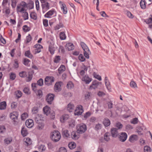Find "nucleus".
I'll use <instances>...</instances> for the list:
<instances>
[{
	"instance_id": "1",
	"label": "nucleus",
	"mask_w": 152,
	"mask_h": 152,
	"mask_svg": "<svg viewBox=\"0 0 152 152\" xmlns=\"http://www.w3.org/2000/svg\"><path fill=\"white\" fill-rule=\"evenodd\" d=\"M50 138L54 142L58 141L61 139V135L60 133L57 130H54L50 134Z\"/></svg>"
},
{
	"instance_id": "2",
	"label": "nucleus",
	"mask_w": 152,
	"mask_h": 152,
	"mask_svg": "<svg viewBox=\"0 0 152 152\" xmlns=\"http://www.w3.org/2000/svg\"><path fill=\"white\" fill-rule=\"evenodd\" d=\"M80 45L84 50V55L86 58L87 59L89 58V55L91 54V52L88 47L83 42H81Z\"/></svg>"
},
{
	"instance_id": "3",
	"label": "nucleus",
	"mask_w": 152,
	"mask_h": 152,
	"mask_svg": "<svg viewBox=\"0 0 152 152\" xmlns=\"http://www.w3.org/2000/svg\"><path fill=\"white\" fill-rule=\"evenodd\" d=\"M77 129L78 133H84L86 130V126L84 124H78L77 126Z\"/></svg>"
},
{
	"instance_id": "4",
	"label": "nucleus",
	"mask_w": 152,
	"mask_h": 152,
	"mask_svg": "<svg viewBox=\"0 0 152 152\" xmlns=\"http://www.w3.org/2000/svg\"><path fill=\"white\" fill-rule=\"evenodd\" d=\"M55 95L53 94L49 93L47 94L46 100L48 104H51L54 99Z\"/></svg>"
},
{
	"instance_id": "5",
	"label": "nucleus",
	"mask_w": 152,
	"mask_h": 152,
	"mask_svg": "<svg viewBox=\"0 0 152 152\" xmlns=\"http://www.w3.org/2000/svg\"><path fill=\"white\" fill-rule=\"evenodd\" d=\"M53 77L47 76L45 79V84L48 86L52 84V83L54 82Z\"/></svg>"
},
{
	"instance_id": "6",
	"label": "nucleus",
	"mask_w": 152,
	"mask_h": 152,
	"mask_svg": "<svg viewBox=\"0 0 152 152\" xmlns=\"http://www.w3.org/2000/svg\"><path fill=\"white\" fill-rule=\"evenodd\" d=\"M127 137V135L126 132H122L120 134L119 138L120 141L123 142H125Z\"/></svg>"
},
{
	"instance_id": "7",
	"label": "nucleus",
	"mask_w": 152,
	"mask_h": 152,
	"mask_svg": "<svg viewBox=\"0 0 152 152\" xmlns=\"http://www.w3.org/2000/svg\"><path fill=\"white\" fill-rule=\"evenodd\" d=\"M101 83V82H98L96 80H94L92 82V84L90 86L89 88L90 89H95L97 88L98 86Z\"/></svg>"
},
{
	"instance_id": "8",
	"label": "nucleus",
	"mask_w": 152,
	"mask_h": 152,
	"mask_svg": "<svg viewBox=\"0 0 152 152\" xmlns=\"http://www.w3.org/2000/svg\"><path fill=\"white\" fill-rule=\"evenodd\" d=\"M18 113L15 111L13 112L10 114V117L14 122L16 121V120L18 119Z\"/></svg>"
},
{
	"instance_id": "9",
	"label": "nucleus",
	"mask_w": 152,
	"mask_h": 152,
	"mask_svg": "<svg viewBox=\"0 0 152 152\" xmlns=\"http://www.w3.org/2000/svg\"><path fill=\"white\" fill-rule=\"evenodd\" d=\"M111 133L113 137H116L119 134L118 129L114 128H112L111 129Z\"/></svg>"
},
{
	"instance_id": "10",
	"label": "nucleus",
	"mask_w": 152,
	"mask_h": 152,
	"mask_svg": "<svg viewBox=\"0 0 152 152\" xmlns=\"http://www.w3.org/2000/svg\"><path fill=\"white\" fill-rule=\"evenodd\" d=\"M26 3L24 1L21 2L17 6V10L20 9V10H25L26 9Z\"/></svg>"
},
{
	"instance_id": "11",
	"label": "nucleus",
	"mask_w": 152,
	"mask_h": 152,
	"mask_svg": "<svg viewBox=\"0 0 152 152\" xmlns=\"http://www.w3.org/2000/svg\"><path fill=\"white\" fill-rule=\"evenodd\" d=\"M25 124L28 128H31L34 125L33 120L31 119H28L26 120L25 122Z\"/></svg>"
},
{
	"instance_id": "12",
	"label": "nucleus",
	"mask_w": 152,
	"mask_h": 152,
	"mask_svg": "<svg viewBox=\"0 0 152 152\" xmlns=\"http://www.w3.org/2000/svg\"><path fill=\"white\" fill-rule=\"evenodd\" d=\"M34 48H36L35 49V53L40 52L41 51V49L43 48L42 46L41 45L37 44L35 45L34 47Z\"/></svg>"
},
{
	"instance_id": "13",
	"label": "nucleus",
	"mask_w": 152,
	"mask_h": 152,
	"mask_svg": "<svg viewBox=\"0 0 152 152\" xmlns=\"http://www.w3.org/2000/svg\"><path fill=\"white\" fill-rule=\"evenodd\" d=\"M26 10H17V12H23L24 14L23 15V17L24 18V20H26L28 19V14L27 12H25V11Z\"/></svg>"
},
{
	"instance_id": "14",
	"label": "nucleus",
	"mask_w": 152,
	"mask_h": 152,
	"mask_svg": "<svg viewBox=\"0 0 152 152\" xmlns=\"http://www.w3.org/2000/svg\"><path fill=\"white\" fill-rule=\"evenodd\" d=\"M104 81L107 88L109 91H110L111 88L110 86V84L107 77H105Z\"/></svg>"
},
{
	"instance_id": "15",
	"label": "nucleus",
	"mask_w": 152,
	"mask_h": 152,
	"mask_svg": "<svg viewBox=\"0 0 152 152\" xmlns=\"http://www.w3.org/2000/svg\"><path fill=\"white\" fill-rule=\"evenodd\" d=\"M92 80V78L89 77L88 76L86 75L83 78V80L85 81L86 84L89 83Z\"/></svg>"
},
{
	"instance_id": "16",
	"label": "nucleus",
	"mask_w": 152,
	"mask_h": 152,
	"mask_svg": "<svg viewBox=\"0 0 152 152\" xmlns=\"http://www.w3.org/2000/svg\"><path fill=\"white\" fill-rule=\"evenodd\" d=\"M24 144L27 146L30 145L32 144L31 139L28 137L26 138L24 142Z\"/></svg>"
},
{
	"instance_id": "17",
	"label": "nucleus",
	"mask_w": 152,
	"mask_h": 152,
	"mask_svg": "<svg viewBox=\"0 0 152 152\" xmlns=\"http://www.w3.org/2000/svg\"><path fill=\"white\" fill-rule=\"evenodd\" d=\"M50 108L47 106L44 107L43 109L44 112L46 115L49 114L50 113Z\"/></svg>"
},
{
	"instance_id": "18",
	"label": "nucleus",
	"mask_w": 152,
	"mask_h": 152,
	"mask_svg": "<svg viewBox=\"0 0 152 152\" xmlns=\"http://www.w3.org/2000/svg\"><path fill=\"white\" fill-rule=\"evenodd\" d=\"M34 8V2L32 1H30L26 4V9L31 10Z\"/></svg>"
},
{
	"instance_id": "19",
	"label": "nucleus",
	"mask_w": 152,
	"mask_h": 152,
	"mask_svg": "<svg viewBox=\"0 0 152 152\" xmlns=\"http://www.w3.org/2000/svg\"><path fill=\"white\" fill-rule=\"evenodd\" d=\"M49 50L51 54L53 55L54 54L55 49L53 45H52L51 44L49 46Z\"/></svg>"
},
{
	"instance_id": "20",
	"label": "nucleus",
	"mask_w": 152,
	"mask_h": 152,
	"mask_svg": "<svg viewBox=\"0 0 152 152\" xmlns=\"http://www.w3.org/2000/svg\"><path fill=\"white\" fill-rule=\"evenodd\" d=\"M138 140V137L136 135H131L129 139V141L131 142H132L134 140Z\"/></svg>"
},
{
	"instance_id": "21",
	"label": "nucleus",
	"mask_w": 152,
	"mask_h": 152,
	"mask_svg": "<svg viewBox=\"0 0 152 152\" xmlns=\"http://www.w3.org/2000/svg\"><path fill=\"white\" fill-rule=\"evenodd\" d=\"M34 73V71L32 70L28 72V76L27 77V82H29L32 80L33 77V74Z\"/></svg>"
},
{
	"instance_id": "22",
	"label": "nucleus",
	"mask_w": 152,
	"mask_h": 152,
	"mask_svg": "<svg viewBox=\"0 0 152 152\" xmlns=\"http://www.w3.org/2000/svg\"><path fill=\"white\" fill-rule=\"evenodd\" d=\"M66 46L67 47L68 50L69 51L72 50L74 48V46L72 43L69 42L67 44Z\"/></svg>"
},
{
	"instance_id": "23",
	"label": "nucleus",
	"mask_w": 152,
	"mask_h": 152,
	"mask_svg": "<svg viewBox=\"0 0 152 152\" xmlns=\"http://www.w3.org/2000/svg\"><path fill=\"white\" fill-rule=\"evenodd\" d=\"M55 12V10H50L45 15V17L47 18H49L50 16L52 15Z\"/></svg>"
},
{
	"instance_id": "24",
	"label": "nucleus",
	"mask_w": 152,
	"mask_h": 152,
	"mask_svg": "<svg viewBox=\"0 0 152 152\" xmlns=\"http://www.w3.org/2000/svg\"><path fill=\"white\" fill-rule=\"evenodd\" d=\"M21 133L23 137L26 136L28 134V133L26 129L24 127H22L21 130Z\"/></svg>"
},
{
	"instance_id": "25",
	"label": "nucleus",
	"mask_w": 152,
	"mask_h": 152,
	"mask_svg": "<svg viewBox=\"0 0 152 152\" xmlns=\"http://www.w3.org/2000/svg\"><path fill=\"white\" fill-rule=\"evenodd\" d=\"M68 146L70 149H73L76 148V144L75 142H71L69 143Z\"/></svg>"
},
{
	"instance_id": "26",
	"label": "nucleus",
	"mask_w": 152,
	"mask_h": 152,
	"mask_svg": "<svg viewBox=\"0 0 152 152\" xmlns=\"http://www.w3.org/2000/svg\"><path fill=\"white\" fill-rule=\"evenodd\" d=\"M65 66L63 65H61L58 69V71L59 74L63 72L65 70Z\"/></svg>"
},
{
	"instance_id": "27",
	"label": "nucleus",
	"mask_w": 152,
	"mask_h": 152,
	"mask_svg": "<svg viewBox=\"0 0 152 152\" xmlns=\"http://www.w3.org/2000/svg\"><path fill=\"white\" fill-rule=\"evenodd\" d=\"M7 106L6 102L5 101H3L0 103V110H3L6 108Z\"/></svg>"
},
{
	"instance_id": "28",
	"label": "nucleus",
	"mask_w": 152,
	"mask_h": 152,
	"mask_svg": "<svg viewBox=\"0 0 152 152\" xmlns=\"http://www.w3.org/2000/svg\"><path fill=\"white\" fill-rule=\"evenodd\" d=\"M74 106L72 104H68L67 106V110L69 111V112H72V110H74Z\"/></svg>"
},
{
	"instance_id": "29",
	"label": "nucleus",
	"mask_w": 152,
	"mask_h": 152,
	"mask_svg": "<svg viewBox=\"0 0 152 152\" xmlns=\"http://www.w3.org/2000/svg\"><path fill=\"white\" fill-rule=\"evenodd\" d=\"M62 134L64 137H69L70 136L69 131L67 129L64 130L63 131Z\"/></svg>"
},
{
	"instance_id": "30",
	"label": "nucleus",
	"mask_w": 152,
	"mask_h": 152,
	"mask_svg": "<svg viewBox=\"0 0 152 152\" xmlns=\"http://www.w3.org/2000/svg\"><path fill=\"white\" fill-rule=\"evenodd\" d=\"M103 124L106 127L109 126L110 124V120L107 118H106L104 119L103 122Z\"/></svg>"
},
{
	"instance_id": "31",
	"label": "nucleus",
	"mask_w": 152,
	"mask_h": 152,
	"mask_svg": "<svg viewBox=\"0 0 152 152\" xmlns=\"http://www.w3.org/2000/svg\"><path fill=\"white\" fill-rule=\"evenodd\" d=\"M24 55L25 56L30 58H32L33 57L31 53L29 50L26 51Z\"/></svg>"
},
{
	"instance_id": "32",
	"label": "nucleus",
	"mask_w": 152,
	"mask_h": 152,
	"mask_svg": "<svg viewBox=\"0 0 152 152\" xmlns=\"http://www.w3.org/2000/svg\"><path fill=\"white\" fill-rule=\"evenodd\" d=\"M30 16L31 18L36 20L37 19V14L34 12H31L30 13Z\"/></svg>"
},
{
	"instance_id": "33",
	"label": "nucleus",
	"mask_w": 152,
	"mask_h": 152,
	"mask_svg": "<svg viewBox=\"0 0 152 152\" xmlns=\"http://www.w3.org/2000/svg\"><path fill=\"white\" fill-rule=\"evenodd\" d=\"M60 86L58 83H56L54 86V90L56 92L59 91H61Z\"/></svg>"
},
{
	"instance_id": "34",
	"label": "nucleus",
	"mask_w": 152,
	"mask_h": 152,
	"mask_svg": "<svg viewBox=\"0 0 152 152\" xmlns=\"http://www.w3.org/2000/svg\"><path fill=\"white\" fill-rule=\"evenodd\" d=\"M16 76L15 73L13 72H11L10 73V79L12 80H14L16 77Z\"/></svg>"
},
{
	"instance_id": "35",
	"label": "nucleus",
	"mask_w": 152,
	"mask_h": 152,
	"mask_svg": "<svg viewBox=\"0 0 152 152\" xmlns=\"http://www.w3.org/2000/svg\"><path fill=\"white\" fill-rule=\"evenodd\" d=\"M36 92V95L37 96H38L39 98H41L43 95V93L42 91L40 89L38 90L37 91L36 90V91L35 92Z\"/></svg>"
},
{
	"instance_id": "36",
	"label": "nucleus",
	"mask_w": 152,
	"mask_h": 152,
	"mask_svg": "<svg viewBox=\"0 0 152 152\" xmlns=\"http://www.w3.org/2000/svg\"><path fill=\"white\" fill-rule=\"evenodd\" d=\"M125 14L127 16L130 18H134V15L132 13L128 10H126L125 12Z\"/></svg>"
},
{
	"instance_id": "37",
	"label": "nucleus",
	"mask_w": 152,
	"mask_h": 152,
	"mask_svg": "<svg viewBox=\"0 0 152 152\" xmlns=\"http://www.w3.org/2000/svg\"><path fill=\"white\" fill-rule=\"evenodd\" d=\"M75 126V121L74 120H71V121L69 122V127L73 128Z\"/></svg>"
},
{
	"instance_id": "38",
	"label": "nucleus",
	"mask_w": 152,
	"mask_h": 152,
	"mask_svg": "<svg viewBox=\"0 0 152 152\" xmlns=\"http://www.w3.org/2000/svg\"><path fill=\"white\" fill-rule=\"evenodd\" d=\"M71 136L72 139L76 140L78 139V137L77 136L76 132H72L71 133Z\"/></svg>"
},
{
	"instance_id": "39",
	"label": "nucleus",
	"mask_w": 152,
	"mask_h": 152,
	"mask_svg": "<svg viewBox=\"0 0 152 152\" xmlns=\"http://www.w3.org/2000/svg\"><path fill=\"white\" fill-rule=\"evenodd\" d=\"M9 3H2V7L3 10H10Z\"/></svg>"
},
{
	"instance_id": "40",
	"label": "nucleus",
	"mask_w": 152,
	"mask_h": 152,
	"mask_svg": "<svg viewBox=\"0 0 152 152\" xmlns=\"http://www.w3.org/2000/svg\"><path fill=\"white\" fill-rule=\"evenodd\" d=\"M32 37L30 34H29L26 37V39L25 41L26 44H28L32 40Z\"/></svg>"
},
{
	"instance_id": "41",
	"label": "nucleus",
	"mask_w": 152,
	"mask_h": 152,
	"mask_svg": "<svg viewBox=\"0 0 152 152\" xmlns=\"http://www.w3.org/2000/svg\"><path fill=\"white\" fill-rule=\"evenodd\" d=\"M13 65L14 68L15 69H17L19 67V63L18 59H15L14 60Z\"/></svg>"
},
{
	"instance_id": "42",
	"label": "nucleus",
	"mask_w": 152,
	"mask_h": 152,
	"mask_svg": "<svg viewBox=\"0 0 152 152\" xmlns=\"http://www.w3.org/2000/svg\"><path fill=\"white\" fill-rule=\"evenodd\" d=\"M31 62V61L27 58H24L23 61V64L26 66H28V64Z\"/></svg>"
},
{
	"instance_id": "43",
	"label": "nucleus",
	"mask_w": 152,
	"mask_h": 152,
	"mask_svg": "<svg viewBox=\"0 0 152 152\" xmlns=\"http://www.w3.org/2000/svg\"><path fill=\"white\" fill-rule=\"evenodd\" d=\"M73 83L71 81L69 82L67 84V87L69 89H71L74 88Z\"/></svg>"
},
{
	"instance_id": "44",
	"label": "nucleus",
	"mask_w": 152,
	"mask_h": 152,
	"mask_svg": "<svg viewBox=\"0 0 152 152\" xmlns=\"http://www.w3.org/2000/svg\"><path fill=\"white\" fill-rule=\"evenodd\" d=\"M23 29L24 32H26L29 31L30 30L31 28L30 27L28 26L27 25H25L23 26Z\"/></svg>"
},
{
	"instance_id": "45",
	"label": "nucleus",
	"mask_w": 152,
	"mask_h": 152,
	"mask_svg": "<svg viewBox=\"0 0 152 152\" xmlns=\"http://www.w3.org/2000/svg\"><path fill=\"white\" fill-rule=\"evenodd\" d=\"M19 75L21 77H27V73L25 71H22L19 73Z\"/></svg>"
},
{
	"instance_id": "46",
	"label": "nucleus",
	"mask_w": 152,
	"mask_h": 152,
	"mask_svg": "<svg viewBox=\"0 0 152 152\" xmlns=\"http://www.w3.org/2000/svg\"><path fill=\"white\" fill-rule=\"evenodd\" d=\"M60 38L61 40H64L66 39V36L64 32H61L60 33Z\"/></svg>"
},
{
	"instance_id": "47",
	"label": "nucleus",
	"mask_w": 152,
	"mask_h": 152,
	"mask_svg": "<svg viewBox=\"0 0 152 152\" xmlns=\"http://www.w3.org/2000/svg\"><path fill=\"white\" fill-rule=\"evenodd\" d=\"M45 2L42 3V6L43 9H44L45 8H46L47 9H49V3L48 2H45Z\"/></svg>"
},
{
	"instance_id": "48",
	"label": "nucleus",
	"mask_w": 152,
	"mask_h": 152,
	"mask_svg": "<svg viewBox=\"0 0 152 152\" xmlns=\"http://www.w3.org/2000/svg\"><path fill=\"white\" fill-rule=\"evenodd\" d=\"M23 92L26 94L28 95L30 94V89L28 87H25L23 90Z\"/></svg>"
},
{
	"instance_id": "49",
	"label": "nucleus",
	"mask_w": 152,
	"mask_h": 152,
	"mask_svg": "<svg viewBox=\"0 0 152 152\" xmlns=\"http://www.w3.org/2000/svg\"><path fill=\"white\" fill-rule=\"evenodd\" d=\"M60 58L61 57L60 56H56L54 60V62L56 63H59L61 60Z\"/></svg>"
},
{
	"instance_id": "50",
	"label": "nucleus",
	"mask_w": 152,
	"mask_h": 152,
	"mask_svg": "<svg viewBox=\"0 0 152 152\" xmlns=\"http://www.w3.org/2000/svg\"><path fill=\"white\" fill-rule=\"evenodd\" d=\"M130 85L132 88H137V84L134 81H131L130 83Z\"/></svg>"
},
{
	"instance_id": "51",
	"label": "nucleus",
	"mask_w": 152,
	"mask_h": 152,
	"mask_svg": "<svg viewBox=\"0 0 152 152\" xmlns=\"http://www.w3.org/2000/svg\"><path fill=\"white\" fill-rule=\"evenodd\" d=\"M140 5L141 8L142 9H144L145 7V2L144 0H142L140 2Z\"/></svg>"
},
{
	"instance_id": "52",
	"label": "nucleus",
	"mask_w": 152,
	"mask_h": 152,
	"mask_svg": "<svg viewBox=\"0 0 152 152\" xmlns=\"http://www.w3.org/2000/svg\"><path fill=\"white\" fill-rule=\"evenodd\" d=\"M110 135L109 133L107 132L105 133L104 135V140L106 141H108L109 140L110 138L109 137Z\"/></svg>"
},
{
	"instance_id": "53",
	"label": "nucleus",
	"mask_w": 152,
	"mask_h": 152,
	"mask_svg": "<svg viewBox=\"0 0 152 152\" xmlns=\"http://www.w3.org/2000/svg\"><path fill=\"white\" fill-rule=\"evenodd\" d=\"M15 93L16 96L17 97L18 99L20 98L22 96V92L20 91H17L15 92Z\"/></svg>"
},
{
	"instance_id": "54",
	"label": "nucleus",
	"mask_w": 152,
	"mask_h": 152,
	"mask_svg": "<svg viewBox=\"0 0 152 152\" xmlns=\"http://www.w3.org/2000/svg\"><path fill=\"white\" fill-rule=\"evenodd\" d=\"M78 58V59L81 62L84 61L86 60L85 58H84L83 55L81 54L79 55Z\"/></svg>"
},
{
	"instance_id": "55",
	"label": "nucleus",
	"mask_w": 152,
	"mask_h": 152,
	"mask_svg": "<svg viewBox=\"0 0 152 152\" xmlns=\"http://www.w3.org/2000/svg\"><path fill=\"white\" fill-rule=\"evenodd\" d=\"M12 138H7L4 139V141L6 143L9 144L12 141Z\"/></svg>"
},
{
	"instance_id": "56",
	"label": "nucleus",
	"mask_w": 152,
	"mask_h": 152,
	"mask_svg": "<svg viewBox=\"0 0 152 152\" xmlns=\"http://www.w3.org/2000/svg\"><path fill=\"white\" fill-rule=\"evenodd\" d=\"M6 129L5 127L3 125H0V133H3L5 131Z\"/></svg>"
},
{
	"instance_id": "57",
	"label": "nucleus",
	"mask_w": 152,
	"mask_h": 152,
	"mask_svg": "<svg viewBox=\"0 0 152 152\" xmlns=\"http://www.w3.org/2000/svg\"><path fill=\"white\" fill-rule=\"evenodd\" d=\"M37 84L40 86H42L43 84V80L40 78L37 81Z\"/></svg>"
},
{
	"instance_id": "58",
	"label": "nucleus",
	"mask_w": 152,
	"mask_h": 152,
	"mask_svg": "<svg viewBox=\"0 0 152 152\" xmlns=\"http://www.w3.org/2000/svg\"><path fill=\"white\" fill-rule=\"evenodd\" d=\"M12 4L11 5L13 8H15L17 2V0H11Z\"/></svg>"
},
{
	"instance_id": "59",
	"label": "nucleus",
	"mask_w": 152,
	"mask_h": 152,
	"mask_svg": "<svg viewBox=\"0 0 152 152\" xmlns=\"http://www.w3.org/2000/svg\"><path fill=\"white\" fill-rule=\"evenodd\" d=\"M144 152H151V148L149 146H145L144 147Z\"/></svg>"
},
{
	"instance_id": "60",
	"label": "nucleus",
	"mask_w": 152,
	"mask_h": 152,
	"mask_svg": "<svg viewBox=\"0 0 152 152\" xmlns=\"http://www.w3.org/2000/svg\"><path fill=\"white\" fill-rule=\"evenodd\" d=\"M83 112V111H80V110L79 111L77 109H75L74 114L75 115H81Z\"/></svg>"
},
{
	"instance_id": "61",
	"label": "nucleus",
	"mask_w": 152,
	"mask_h": 152,
	"mask_svg": "<svg viewBox=\"0 0 152 152\" xmlns=\"http://www.w3.org/2000/svg\"><path fill=\"white\" fill-rule=\"evenodd\" d=\"M69 118V116L68 115L66 114L62 115V118L63 119V122H64L65 121L67 120Z\"/></svg>"
},
{
	"instance_id": "62",
	"label": "nucleus",
	"mask_w": 152,
	"mask_h": 152,
	"mask_svg": "<svg viewBox=\"0 0 152 152\" xmlns=\"http://www.w3.org/2000/svg\"><path fill=\"white\" fill-rule=\"evenodd\" d=\"M39 151L41 150L42 151L45 150L46 147L45 145H42L39 147Z\"/></svg>"
},
{
	"instance_id": "63",
	"label": "nucleus",
	"mask_w": 152,
	"mask_h": 152,
	"mask_svg": "<svg viewBox=\"0 0 152 152\" xmlns=\"http://www.w3.org/2000/svg\"><path fill=\"white\" fill-rule=\"evenodd\" d=\"M38 110V108L37 107H34L32 108V112L33 114H36L37 113Z\"/></svg>"
},
{
	"instance_id": "64",
	"label": "nucleus",
	"mask_w": 152,
	"mask_h": 152,
	"mask_svg": "<svg viewBox=\"0 0 152 152\" xmlns=\"http://www.w3.org/2000/svg\"><path fill=\"white\" fill-rule=\"evenodd\" d=\"M145 22L147 24H150L152 22V17L148 19H146L145 20Z\"/></svg>"
}]
</instances>
